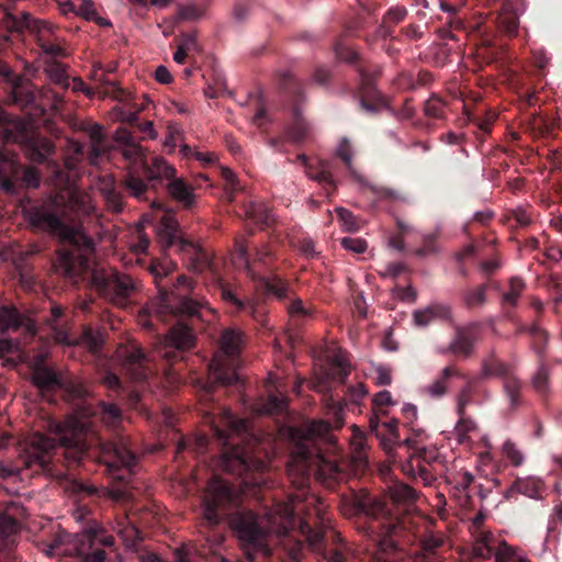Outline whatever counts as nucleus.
I'll return each mask as SVG.
<instances>
[{
	"mask_svg": "<svg viewBox=\"0 0 562 562\" xmlns=\"http://www.w3.org/2000/svg\"><path fill=\"white\" fill-rule=\"evenodd\" d=\"M288 300L290 301L286 307L288 313L293 319L301 321L310 316V311L304 307L301 299L294 297V293H292V297Z\"/></svg>",
	"mask_w": 562,
	"mask_h": 562,
	"instance_id": "obj_51",
	"label": "nucleus"
},
{
	"mask_svg": "<svg viewBox=\"0 0 562 562\" xmlns=\"http://www.w3.org/2000/svg\"><path fill=\"white\" fill-rule=\"evenodd\" d=\"M142 154V147L138 143L132 142L123 145L122 155L128 161H136Z\"/></svg>",
	"mask_w": 562,
	"mask_h": 562,
	"instance_id": "obj_63",
	"label": "nucleus"
},
{
	"mask_svg": "<svg viewBox=\"0 0 562 562\" xmlns=\"http://www.w3.org/2000/svg\"><path fill=\"white\" fill-rule=\"evenodd\" d=\"M279 86L292 102V122L285 130L284 138L293 144L302 143L308 131V124L301 110V103L304 101L302 85L290 71H284L279 76Z\"/></svg>",
	"mask_w": 562,
	"mask_h": 562,
	"instance_id": "obj_15",
	"label": "nucleus"
},
{
	"mask_svg": "<svg viewBox=\"0 0 562 562\" xmlns=\"http://www.w3.org/2000/svg\"><path fill=\"white\" fill-rule=\"evenodd\" d=\"M91 512L87 506H78L74 518L86 521L81 532L76 535L60 531L47 544L45 553L49 557H77L81 562H106V552L115 551V539L95 519L89 518Z\"/></svg>",
	"mask_w": 562,
	"mask_h": 562,
	"instance_id": "obj_8",
	"label": "nucleus"
},
{
	"mask_svg": "<svg viewBox=\"0 0 562 562\" xmlns=\"http://www.w3.org/2000/svg\"><path fill=\"white\" fill-rule=\"evenodd\" d=\"M222 178L225 180V188L229 193L240 190L236 175L228 168H222Z\"/></svg>",
	"mask_w": 562,
	"mask_h": 562,
	"instance_id": "obj_61",
	"label": "nucleus"
},
{
	"mask_svg": "<svg viewBox=\"0 0 562 562\" xmlns=\"http://www.w3.org/2000/svg\"><path fill=\"white\" fill-rule=\"evenodd\" d=\"M311 459H289L285 464L286 476L290 483L299 491H304L310 485Z\"/></svg>",
	"mask_w": 562,
	"mask_h": 562,
	"instance_id": "obj_28",
	"label": "nucleus"
},
{
	"mask_svg": "<svg viewBox=\"0 0 562 562\" xmlns=\"http://www.w3.org/2000/svg\"><path fill=\"white\" fill-rule=\"evenodd\" d=\"M10 98L13 104L19 105L29 114L43 113L45 111L44 106L37 103V92L29 81L14 83Z\"/></svg>",
	"mask_w": 562,
	"mask_h": 562,
	"instance_id": "obj_26",
	"label": "nucleus"
},
{
	"mask_svg": "<svg viewBox=\"0 0 562 562\" xmlns=\"http://www.w3.org/2000/svg\"><path fill=\"white\" fill-rule=\"evenodd\" d=\"M102 468V473L119 486H127L134 473L138 459H95Z\"/></svg>",
	"mask_w": 562,
	"mask_h": 562,
	"instance_id": "obj_25",
	"label": "nucleus"
},
{
	"mask_svg": "<svg viewBox=\"0 0 562 562\" xmlns=\"http://www.w3.org/2000/svg\"><path fill=\"white\" fill-rule=\"evenodd\" d=\"M203 518L215 527L226 519L244 559H222L221 562H261L271 555L268 543L270 527L265 518L241 504L240 493L227 481L213 475L203 498Z\"/></svg>",
	"mask_w": 562,
	"mask_h": 562,
	"instance_id": "obj_5",
	"label": "nucleus"
},
{
	"mask_svg": "<svg viewBox=\"0 0 562 562\" xmlns=\"http://www.w3.org/2000/svg\"><path fill=\"white\" fill-rule=\"evenodd\" d=\"M341 246L355 254H363L368 248V244L364 239L353 237H344L341 239Z\"/></svg>",
	"mask_w": 562,
	"mask_h": 562,
	"instance_id": "obj_57",
	"label": "nucleus"
},
{
	"mask_svg": "<svg viewBox=\"0 0 562 562\" xmlns=\"http://www.w3.org/2000/svg\"><path fill=\"white\" fill-rule=\"evenodd\" d=\"M465 413L459 416V422L456 425V435L459 443H465L469 439V434L475 429V424L472 419L467 418Z\"/></svg>",
	"mask_w": 562,
	"mask_h": 562,
	"instance_id": "obj_49",
	"label": "nucleus"
},
{
	"mask_svg": "<svg viewBox=\"0 0 562 562\" xmlns=\"http://www.w3.org/2000/svg\"><path fill=\"white\" fill-rule=\"evenodd\" d=\"M281 528L284 537L289 536L291 529L299 525L301 535L305 538L308 544L317 554H319L327 562H345L346 552L342 538L335 530L329 532L322 529H315L307 521L297 519L293 509L284 506L280 515Z\"/></svg>",
	"mask_w": 562,
	"mask_h": 562,
	"instance_id": "obj_11",
	"label": "nucleus"
},
{
	"mask_svg": "<svg viewBox=\"0 0 562 562\" xmlns=\"http://www.w3.org/2000/svg\"><path fill=\"white\" fill-rule=\"evenodd\" d=\"M18 134L13 140L20 143L25 156L33 162L45 165L46 179L58 192L40 204L25 210L30 225L58 239L54 267L58 273L72 279L82 276L89 269V256L94 250V243L75 223L79 212H88L86 198L72 187L67 169L52 159L54 143L30 128L29 123L16 124Z\"/></svg>",
	"mask_w": 562,
	"mask_h": 562,
	"instance_id": "obj_1",
	"label": "nucleus"
},
{
	"mask_svg": "<svg viewBox=\"0 0 562 562\" xmlns=\"http://www.w3.org/2000/svg\"><path fill=\"white\" fill-rule=\"evenodd\" d=\"M102 338L99 334L94 333L92 328H86L80 338L78 344L86 347L89 351L95 353L100 350L102 346Z\"/></svg>",
	"mask_w": 562,
	"mask_h": 562,
	"instance_id": "obj_47",
	"label": "nucleus"
},
{
	"mask_svg": "<svg viewBox=\"0 0 562 562\" xmlns=\"http://www.w3.org/2000/svg\"><path fill=\"white\" fill-rule=\"evenodd\" d=\"M518 2L519 0H506L502 4V10L496 19L498 32L508 38L515 37L518 33Z\"/></svg>",
	"mask_w": 562,
	"mask_h": 562,
	"instance_id": "obj_27",
	"label": "nucleus"
},
{
	"mask_svg": "<svg viewBox=\"0 0 562 562\" xmlns=\"http://www.w3.org/2000/svg\"><path fill=\"white\" fill-rule=\"evenodd\" d=\"M23 324V316L12 305L0 304V331L18 330Z\"/></svg>",
	"mask_w": 562,
	"mask_h": 562,
	"instance_id": "obj_34",
	"label": "nucleus"
},
{
	"mask_svg": "<svg viewBox=\"0 0 562 562\" xmlns=\"http://www.w3.org/2000/svg\"><path fill=\"white\" fill-rule=\"evenodd\" d=\"M491 559L495 562H530L518 555L505 541H498L492 532H484L475 541L473 562Z\"/></svg>",
	"mask_w": 562,
	"mask_h": 562,
	"instance_id": "obj_18",
	"label": "nucleus"
},
{
	"mask_svg": "<svg viewBox=\"0 0 562 562\" xmlns=\"http://www.w3.org/2000/svg\"><path fill=\"white\" fill-rule=\"evenodd\" d=\"M337 155L344 161L348 171L353 173L352 161H351V157H352L351 145L347 138H344L340 142L339 147L337 149Z\"/></svg>",
	"mask_w": 562,
	"mask_h": 562,
	"instance_id": "obj_55",
	"label": "nucleus"
},
{
	"mask_svg": "<svg viewBox=\"0 0 562 562\" xmlns=\"http://www.w3.org/2000/svg\"><path fill=\"white\" fill-rule=\"evenodd\" d=\"M407 15V10L403 5L391 7L383 16L384 23L398 24L404 21Z\"/></svg>",
	"mask_w": 562,
	"mask_h": 562,
	"instance_id": "obj_54",
	"label": "nucleus"
},
{
	"mask_svg": "<svg viewBox=\"0 0 562 562\" xmlns=\"http://www.w3.org/2000/svg\"><path fill=\"white\" fill-rule=\"evenodd\" d=\"M286 406L285 397L271 393L268 395L261 412L268 415H281L285 412Z\"/></svg>",
	"mask_w": 562,
	"mask_h": 562,
	"instance_id": "obj_44",
	"label": "nucleus"
},
{
	"mask_svg": "<svg viewBox=\"0 0 562 562\" xmlns=\"http://www.w3.org/2000/svg\"><path fill=\"white\" fill-rule=\"evenodd\" d=\"M31 381L43 393L60 390L65 400L71 404L88 395V389L81 381L45 366L43 357L33 367Z\"/></svg>",
	"mask_w": 562,
	"mask_h": 562,
	"instance_id": "obj_12",
	"label": "nucleus"
},
{
	"mask_svg": "<svg viewBox=\"0 0 562 562\" xmlns=\"http://www.w3.org/2000/svg\"><path fill=\"white\" fill-rule=\"evenodd\" d=\"M330 430V425L324 420H312L300 427H290L288 436L295 451L288 457H324L321 450L313 451L317 439L325 438Z\"/></svg>",
	"mask_w": 562,
	"mask_h": 562,
	"instance_id": "obj_16",
	"label": "nucleus"
},
{
	"mask_svg": "<svg viewBox=\"0 0 562 562\" xmlns=\"http://www.w3.org/2000/svg\"><path fill=\"white\" fill-rule=\"evenodd\" d=\"M436 251V236L428 235L424 238L423 246L416 250V255L418 257H425L430 254H435Z\"/></svg>",
	"mask_w": 562,
	"mask_h": 562,
	"instance_id": "obj_64",
	"label": "nucleus"
},
{
	"mask_svg": "<svg viewBox=\"0 0 562 562\" xmlns=\"http://www.w3.org/2000/svg\"><path fill=\"white\" fill-rule=\"evenodd\" d=\"M31 446L38 452L46 453L55 447V440L47 436L35 434L31 439Z\"/></svg>",
	"mask_w": 562,
	"mask_h": 562,
	"instance_id": "obj_53",
	"label": "nucleus"
},
{
	"mask_svg": "<svg viewBox=\"0 0 562 562\" xmlns=\"http://www.w3.org/2000/svg\"><path fill=\"white\" fill-rule=\"evenodd\" d=\"M503 389L510 407L516 408L520 403L521 382L516 376L508 374L504 378Z\"/></svg>",
	"mask_w": 562,
	"mask_h": 562,
	"instance_id": "obj_41",
	"label": "nucleus"
},
{
	"mask_svg": "<svg viewBox=\"0 0 562 562\" xmlns=\"http://www.w3.org/2000/svg\"><path fill=\"white\" fill-rule=\"evenodd\" d=\"M480 324L472 322L465 325L454 326V335L450 344L440 348L441 355L452 353L456 357L469 358L474 351V345L479 337Z\"/></svg>",
	"mask_w": 562,
	"mask_h": 562,
	"instance_id": "obj_22",
	"label": "nucleus"
},
{
	"mask_svg": "<svg viewBox=\"0 0 562 562\" xmlns=\"http://www.w3.org/2000/svg\"><path fill=\"white\" fill-rule=\"evenodd\" d=\"M296 160L304 166L306 176L322 186L327 198L335 194L337 183L333 178L330 164L327 160H319L316 168L310 164L305 154H299Z\"/></svg>",
	"mask_w": 562,
	"mask_h": 562,
	"instance_id": "obj_24",
	"label": "nucleus"
},
{
	"mask_svg": "<svg viewBox=\"0 0 562 562\" xmlns=\"http://www.w3.org/2000/svg\"><path fill=\"white\" fill-rule=\"evenodd\" d=\"M247 213L255 222L263 225H269L272 221L271 211L263 205H251Z\"/></svg>",
	"mask_w": 562,
	"mask_h": 562,
	"instance_id": "obj_52",
	"label": "nucleus"
},
{
	"mask_svg": "<svg viewBox=\"0 0 562 562\" xmlns=\"http://www.w3.org/2000/svg\"><path fill=\"white\" fill-rule=\"evenodd\" d=\"M352 503L362 520L358 522V529L373 542L371 562H443L437 553L445 542L441 535L423 536L419 550L411 560L401 543L408 536L401 516L393 515L385 502L369 493L356 494Z\"/></svg>",
	"mask_w": 562,
	"mask_h": 562,
	"instance_id": "obj_4",
	"label": "nucleus"
},
{
	"mask_svg": "<svg viewBox=\"0 0 562 562\" xmlns=\"http://www.w3.org/2000/svg\"><path fill=\"white\" fill-rule=\"evenodd\" d=\"M496 117L497 115L490 111L484 115H473L469 117V120L476 127L477 132H480L482 135H488L492 132Z\"/></svg>",
	"mask_w": 562,
	"mask_h": 562,
	"instance_id": "obj_46",
	"label": "nucleus"
},
{
	"mask_svg": "<svg viewBox=\"0 0 562 562\" xmlns=\"http://www.w3.org/2000/svg\"><path fill=\"white\" fill-rule=\"evenodd\" d=\"M0 54L10 46V34L21 36L27 31L35 37L44 54L50 57L64 56V49L58 44L55 25L36 20L25 11L11 12L4 9L0 11Z\"/></svg>",
	"mask_w": 562,
	"mask_h": 562,
	"instance_id": "obj_9",
	"label": "nucleus"
},
{
	"mask_svg": "<svg viewBox=\"0 0 562 562\" xmlns=\"http://www.w3.org/2000/svg\"><path fill=\"white\" fill-rule=\"evenodd\" d=\"M386 495L393 505L405 509L413 506L418 498V493L412 486L397 480L386 485Z\"/></svg>",
	"mask_w": 562,
	"mask_h": 562,
	"instance_id": "obj_29",
	"label": "nucleus"
},
{
	"mask_svg": "<svg viewBox=\"0 0 562 562\" xmlns=\"http://www.w3.org/2000/svg\"><path fill=\"white\" fill-rule=\"evenodd\" d=\"M349 373V363L341 356H335L330 361L331 378L337 382L344 383Z\"/></svg>",
	"mask_w": 562,
	"mask_h": 562,
	"instance_id": "obj_45",
	"label": "nucleus"
},
{
	"mask_svg": "<svg viewBox=\"0 0 562 562\" xmlns=\"http://www.w3.org/2000/svg\"><path fill=\"white\" fill-rule=\"evenodd\" d=\"M548 344V333L544 330L539 336L531 338V349L536 352L538 360H546V348Z\"/></svg>",
	"mask_w": 562,
	"mask_h": 562,
	"instance_id": "obj_56",
	"label": "nucleus"
},
{
	"mask_svg": "<svg viewBox=\"0 0 562 562\" xmlns=\"http://www.w3.org/2000/svg\"><path fill=\"white\" fill-rule=\"evenodd\" d=\"M502 222L512 227H527L531 223L530 213L524 207L507 210L503 215Z\"/></svg>",
	"mask_w": 562,
	"mask_h": 562,
	"instance_id": "obj_38",
	"label": "nucleus"
},
{
	"mask_svg": "<svg viewBox=\"0 0 562 562\" xmlns=\"http://www.w3.org/2000/svg\"><path fill=\"white\" fill-rule=\"evenodd\" d=\"M109 446L113 451V457H138L125 437L116 438L114 441L110 442Z\"/></svg>",
	"mask_w": 562,
	"mask_h": 562,
	"instance_id": "obj_50",
	"label": "nucleus"
},
{
	"mask_svg": "<svg viewBox=\"0 0 562 562\" xmlns=\"http://www.w3.org/2000/svg\"><path fill=\"white\" fill-rule=\"evenodd\" d=\"M526 289L525 281L519 277H512L508 280V289L501 296V305L508 314L509 308L518 305L519 297Z\"/></svg>",
	"mask_w": 562,
	"mask_h": 562,
	"instance_id": "obj_32",
	"label": "nucleus"
},
{
	"mask_svg": "<svg viewBox=\"0 0 562 562\" xmlns=\"http://www.w3.org/2000/svg\"><path fill=\"white\" fill-rule=\"evenodd\" d=\"M472 396V386L469 382L467 385H464L459 394H458V405H457V414L463 415L465 413V406L470 403Z\"/></svg>",
	"mask_w": 562,
	"mask_h": 562,
	"instance_id": "obj_58",
	"label": "nucleus"
},
{
	"mask_svg": "<svg viewBox=\"0 0 562 562\" xmlns=\"http://www.w3.org/2000/svg\"><path fill=\"white\" fill-rule=\"evenodd\" d=\"M115 357L134 381H145L153 373L151 360L135 341L120 345L115 351Z\"/></svg>",
	"mask_w": 562,
	"mask_h": 562,
	"instance_id": "obj_19",
	"label": "nucleus"
},
{
	"mask_svg": "<svg viewBox=\"0 0 562 562\" xmlns=\"http://www.w3.org/2000/svg\"><path fill=\"white\" fill-rule=\"evenodd\" d=\"M176 268L177 265L166 258L150 261L148 272L158 294L138 314V324L149 331L157 330L155 321L173 322L155 351V356L164 362L162 370L167 374L195 347L196 333L203 328V324L215 317L209 302L195 297L196 283L192 278L180 274L175 282L167 280Z\"/></svg>",
	"mask_w": 562,
	"mask_h": 562,
	"instance_id": "obj_2",
	"label": "nucleus"
},
{
	"mask_svg": "<svg viewBox=\"0 0 562 562\" xmlns=\"http://www.w3.org/2000/svg\"><path fill=\"white\" fill-rule=\"evenodd\" d=\"M414 323L417 326H427L435 319L446 321L451 318V307L441 303H434L413 314Z\"/></svg>",
	"mask_w": 562,
	"mask_h": 562,
	"instance_id": "obj_30",
	"label": "nucleus"
},
{
	"mask_svg": "<svg viewBox=\"0 0 562 562\" xmlns=\"http://www.w3.org/2000/svg\"><path fill=\"white\" fill-rule=\"evenodd\" d=\"M360 182L362 186L368 188L373 194H375L376 198L380 200H386L390 202H395V201L406 202L407 201V195L403 191L383 187V186H376V184L369 183L363 180H360Z\"/></svg>",
	"mask_w": 562,
	"mask_h": 562,
	"instance_id": "obj_35",
	"label": "nucleus"
},
{
	"mask_svg": "<svg viewBox=\"0 0 562 562\" xmlns=\"http://www.w3.org/2000/svg\"><path fill=\"white\" fill-rule=\"evenodd\" d=\"M448 103L432 94L424 104V114L429 119L443 120L446 117V109Z\"/></svg>",
	"mask_w": 562,
	"mask_h": 562,
	"instance_id": "obj_39",
	"label": "nucleus"
},
{
	"mask_svg": "<svg viewBox=\"0 0 562 562\" xmlns=\"http://www.w3.org/2000/svg\"><path fill=\"white\" fill-rule=\"evenodd\" d=\"M488 283H482L475 288L467 289L461 293V302L468 310L480 308L485 305Z\"/></svg>",
	"mask_w": 562,
	"mask_h": 562,
	"instance_id": "obj_33",
	"label": "nucleus"
},
{
	"mask_svg": "<svg viewBox=\"0 0 562 562\" xmlns=\"http://www.w3.org/2000/svg\"><path fill=\"white\" fill-rule=\"evenodd\" d=\"M222 461L221 467H223L225 470H229L231 464L233 461H235L240 470L248 471L252 465L256 467L259 470L265 469L268 464H270V461L272 459H220Z\"/></svg>",
	"mask_w": 562,
	"mask_h": 562,
	"instance_id": "obj_43",
	"label": "nucleus"
},
{
	"mask_svg": "<svg viewBox=\"0 0 562 562\" xmlns=\"http://www.w3.org/2000/svg\"><path fill=\"white\" fill-rule=\"evenodd\" d=\"M381 75L380 67L368 68L359 66V93L360 106L363 111L376 114L382 109H387L385 97L376 89L375 80Z\"/></svg>",
	"mask_w": 562,
	"mask_h": 562,
	"instance_id": "obj_20",
	"label": "nucleus"
},
{
	"mask_svg": "<svg viewBox=\"0 0 562 562\" xmlns=\"http://www.w3.org/2000/svg\"><path fill=\"white\" fill-rule=\"evenodd\" d=\"M550 370L546 360H538V368L532 376V386L539 394H546L549 390Z\"/></svg>",
	"mask_w": 562,
	"mask_h": 562,
	"instance_id": "obj_42",
	"label": "nucleus"
},
{
	"mask_svg": "<svg viewBox=\"0 0 562 562\" xmlns=\"http://www.w3.org/2000/svg\"><path fill=\"white\" fill-rule=\"evenodd\" d=\"M103 196L109 210H111L114 213H120L123 211V196L119 191H116L114 187L104 189Z\"/></svg>",
	"mask_w": 562,
	"mask_h": 562,
	"instance_id": "obj_48",
	"label": "nucleus"
},
{
	"mask_svg": "<svg viewBox=\"0 0 562 562\" xmlns=\"http://www.w3.org/2000/svg\"><path fill=\"white\" fill-rule=\"evenodd\" d=\"M508 375V367L505 362L497 359L494 355L482 361L481 378L487 379L491 376H503Z\"/></svg>",
	"mask_w": 562,
	"mask_h": 562,
	"instance_id": "obj_36",
	"label": "nucleus"
},
{
	"mask_svg": "<svg viewBox=\"0 0 562 562\" xmlns=\"http://www.w3.org/2000/svg\"><path fill=\"white\" fill-rule=\"evenodd\" d=\"M220 296L231 314H246L260 325H266V314L261 312L255 301L248 297L243 289L223 279L217 280Z\"/></svg>",
	"mask_w": 562,
	"mask_h": 562,
	"instance_id": "obj_17",
	"label": "nucleus"
},
{
	"mask_svg": "<svg viewBox=\"0 0 562 562\" xmlns=\"http://www.w3.org/2000/svg\"><path fill=\"white\" fill-rule=\"evenodd\" d=\"M88 395L82 400H76L74 411L66 418L58 430V440L66 449L79 453L88 452L102 447L97 423L104 427L117 430L123 422L122 409L114 403L99 401L89 403Z\"/></svg>",
	"mask_w": 562,
	"mask_h": 562,
	"instance_id": "obj_6",
	"label": "nucleus"
},
{
	"mask_svg": "<svg viewBox=\"0 0 562 562\" xmlns=\"http://www.w3.org/2000/svg\"><path fill=\"white\" fill-rule=\"evenodd\" d=\"M366 395L367 390L362 383L347 386L346 398L355 404H359Z\"/></svg>",
	"mask_w": 562,
	"mask_h": 562,
	"instance_id": "obj_59",
	"label": "nucleus"
},
{
	"mask_svg": "<svg viewBox=\"0 0 562 562\" xmlns=\"http://www.w3.org/2000/svg\"><path fill=\"white\" fill-rule=\"evenodd\" d=\"M93 284L102 297L121 308L131 305L138 291L137 282L117 270L94 273Z\"/></svg>",
	"mask_w": 562,
	"mask_h": 562,
	"instance_id": "obj_14",
	"label": "nucleus"
},
{
	"mask_svg": "<svg viewBox=\"0 0 562 562\" xmlns=\"http://www.w3.org/2000/svg\"><path fill=\"white\" fill-rule=\"evenodd\" d=\"M430 460L431 459H416V461H417L416 468L418 471V476L424 481V483L426 485L431 484V482L435 480V476L427 468V465L430 464V462H429Z\"/></svg>",
	"mask_w": 562,
	"mask_h": 562,
	"instance_id": "obj_62",
	"label": "nucleus"
},
{
	"mask_svg": "<svg viewBox=\"0 0 562 562\" xmlns=\"http://www.w3.org/2000/svg\"><path fill=\"white\" fill-rule=\"evenodd\" d=\"M335 53L340 60L355 65L358 74L360 65H363L364 67L368 68L379 67L378 65H372L363 61L356 50L340 43L335 46Z\"/></svg>",
	"mask_w": 562,
	"mask_h": 562,
	"instance_id": "obj_40",
	"label": "nucleus"
},
{
	"mask_svg": "<svg viewBox=\"0 0 562 562\" xmlns=\"http://www.w3.org/2000/svg\"><path fill=\"white\" fill-rule=\"evenodd\" d=\"M542 488V483L539 480H535L532 477L527 479H517L510 488V492H518L524 494L530 498H536L539 496L540 491Z\"/></svg>",
	"mask_w": 562,
	"mask_h": 562,
	"instance_id": "obj_37",
	"label": "nucleus"
},
{
	"mask_svg": "<svg viewBox=\"0 0 562 562\" xmlns=\"http://www.w3.org/2000/svg\"><path fill=\"white\" fill-rule=\"evenodd\" d=\"M245 344V334L235 327L224 328L220 336V352L209 364V379L200 393V415L209 432L201 430L193 436L179 437L175 446V454L184 451L203 453L209 446L210 435L224 445H228L232 435H238L246 429V420L237 418L231 409L215 403L213 391L215 385L226 386L238 382L234 359L239 355Z\"/></svg>",
	"mask_w": 562,
	"mask_h": 562,
	"instance_id": "obj_3",
	"label": "nucleus"
},
{
	"mask_svg": "<svg viewBox=\"0 0 562 562\" xmlns=\"http://www.w3.org/2000/svg\"><path fill=\"white\" fill-rule=\"evenodd\" d=\"M41 183V172L35 167H23L18 157L0 147V188L10 195L20 190L36 189Z\"/></svg>",
	"mask_w": 562,
	"mask_h": 562,
	"instance_id": "obj_13",
	"label": "nucleus"
},
{
	"mask_svg": "<svg viewBox=\"0 0 562 562\" xmlns=\"http://www.w3.org/2000/svg\"><path fill=\"white\" fill-rule=\"evenodd\" d=\"M157 241L164 252L175 250L183 257L188 270L201 274L210 271L216 274L213 258L201 245L184 238L178 221L171 215L161 218L157 231Z\"/></svg>",
	"mask_w": 562,
	"mask_h": 562,
	"instance_id": "obj_10",
	"label": "nucleus"
},
{
	"mask_svg": "<svg viewBox=\"0 0 562 562\" xmlns=\"http://www.w3.org/2000/svg\"><path fill=\"white\" fill-rule=\"evenodd\" d=\"M117 535L126 550L135 555L137 562H166L157 552L143 543V533L134 525L119 524Z\"/></svg>",
	"mask_w": 562,
	"mask_h": 562,
	"instance_id": "obj_23",
	"label": "nucleus"
},
{
	"mask_svg": "<svg viewBox=\"0 0 562 562\" xmlns=\"http://www.w3.org/2000/svg\"><path fill=\"white\" fill-rule=\"evenodd\" d=\"M452 376L463 378L464 375L454 367L443 368L439 376L426 387V392L434 398H440L448 392V383Z\"/></svg>",
	"mask_w": 562,
	"mask_h": 562,
	"instance_id": "obj_31",
	"label": "nucleus"
},
{
	"mask_svg": "<svg viewBox=\"0 0 562 562\" xmlns=\"http://www.w3.org/2000/svg\"><path fill=\"white\" fill-rule=\"evenodd\" d=\"M115 111V119L120 121L121 123H126L130 126H135L138 121V111H126L123 108L116 106L114 109Z\"/></svg>",
	"mask_w": 562,
	"mask_h": 562,
	"instance_id": "obj_60",
	"label": "nucleus"
},
{
	"mask_svg": "<svg viewBox=\"0 0 562 562\" xmlns=\"http://www.w3.org/2000/svg\"><path fill=\"white\" fill-rule=\"evenodd\" d=\"M122 186L130 196L138 201L154 203L159 189L165 188L168 196L183 209L195 205L194 187L184 178L177 176V169L164 157L155 156L150 162L144 161L140 169H131L122 180Z\"/></svg>",
	"mask_w": 562,
	"mask_h": 562,
	"instance_id": "obj_7",
	"label": "nucleus"
},
{
	"mask_svg": "<svg viewBox=\"0 0 562 562\" xmlns=\"http://www.w3.org/2000/svg\"><path fill=\"white\" fill-rule=\"evenodd\" d=\"M238 258L243 262L247 274L255 281H258L259 285L263 289L268 295H273L278 301H286L292 297V289L286 280L280 278L277 274L271 277H259L254 269V265L248 256L247 247L239 243L236 245Z\"/></svg>",
	"mask_w": 562,
	"mask_h": 562,
	"instance_id": "obj_21",
	"label": "nucleus"
}]
</instances>
